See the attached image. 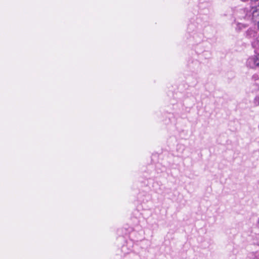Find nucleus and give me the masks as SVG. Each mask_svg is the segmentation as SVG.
Wrapping results in <instances>:
<instances>
[{"instance_id": "5", "label": "nucleus", "mask_w": 259, "mask_h": 259, "mask_svg": "<svg viewBox=\"0 0 259 259\" xmlns=\"http://www.w3.org/2000/svg\"><path fill=\"white\" fill-rule=\"evenodd\" d=\"M198 48H196V53H198V54H200L201 52H199L198 50Z\"/></svg>"}, {"instance_id": "2", "label": "nucleus", "mask_w": 259, "mask_h": 259, "mask_svg": "<svg viewBox=\"0 0 259 259\" xmlns=\"http://www.w3.org/2000/svg\"><path fill=\"white\" fill-rule=\"evenodd\" d=\"M258 59L257 58V56H254L251 57H249L247 62L246 64L247 66L251 68H254L256 67H258Z\"/></svg>"}, {"instance_id": "4", "label": "nucleus", "mask_w": 259, "mask_h": 259, "mask_svg": "<svg viewBox=\"0 0 259 259\" xmlns=\"http://www.w3.org/2000/svg\"><path fill=\"white\" fill-rule=\"evenodd\" d=\"M201 36H202V35H201V36L200 37L199 39L196 41V42H197V43H199V42H200V41H201V37H202Z\"/></svg>"}, {"instance_id": "7", "label": "nucleus", "mask_w": 259, "mask_h": 259, "mask_svg": "<svg viewBox=\"0 0 259 259\" xmlns=\"http://www.w3.org/2000/svg\"><path fill=\"white\" fill-rule=\"evenodd\" d=\"M155 185H158V183H157V182H154V183H153V187H154Z\"/></svg>"}, {"instance_id": "9", "label": "nucleus", "mask_w": 259, "mask_h": 259, "mask_svg": "<svg viewBox=\"0 0 259 259\" xmlns=\"http://www.w3.org/2000/svg\"><path fill=\"white\" fill-rule=\"evenodd\" d=\"M257 27H258V29H259V21H258V23H257Z\"/></svg>"}, {"instance_id": "10", "label": "nucleus", "mask_w": 259, "mask_h": 259, "mask_svg": "<svg viewBox=\"0 0 259 259\" xmlns=\"http://www.w3.org/2000/svg\"><path fill=\"white\" fill-rule=\"evenodd\" d=\"M258 223H259V220H258Z\"/></svg>"}, {"instance_id": "3", "label": "nucleus", "mask_w": 259, "mask_h": 259, "mask_svg": "<svg viewBox=\"0 0 259 259\" xmlns=\"http://www.w3.org/2000/svg\"><path fill=\"white\" fill-rule=\"evenodd\" d=\"M254 104L256 105H259V96H256L254 99Z\"/></svg>"}, {"instance_id": "1", "label": "nucleus", "mask_w": 259, "mask_h": 259, "mask_svg": "<svg viewBox=\"0 0 259 259\" xmlns=\"http://www.w3.org/2000/svg\"><path fill=\"white\" fill-rule=\"evenodd\" d=\"M188 66L192 71H198L200 67V62L197 60H189Z\"/></svg>"}, {"instance_id": "6", "label": "nucleus", "mask_w": 259, "mask_h": 259, "mask_svg": "<svg viewBox=\"0 0 259 259\" xmlns=\"http://www.w3.org/2000/svg\"><path fill=\"white\" fill-rule=\"evenodd\" d=\"M257 58L258 59V62H257V63H258V67H259V55H258V56L257 57Z\"/></svg>"}, {"instance_id": "8", "label": "nucleus", "mask_w": 259, "mask_h": 259, "mask_svg": "<svg viewBox=\"0 0 259 259\" xmlns=\"http://www.w3.org/2000/svg\"><path fill=\"white\" fill-rule=\"evenodd\" d=\"M125 246L123 245L122 247V250L123 251L124 250V248Z\"/></svg>"}]
</instances>
